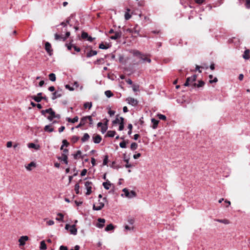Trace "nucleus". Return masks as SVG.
<instances>
[{"mask_svg":"<svg viewBox=\"0 0 250 250\" xmlns=\"http://www.w3.org/2000/svg\"><path fill=\"white\" fill-rule=\"evenodd\" d=\"M157 116L159 119L162 120H166L167 118L165 115L161 114H157Z\"/></svg>","mask_w":250,"mask_h":250,"instance_id":"obj_44","label":"nucleus"},{"mask_svg":"<svg viewBox=\"0 0 250 250\" xmlns=\"http://www.w3.org/2000/svg\"><path fill=\"white\" fill-rule=\"evenodd\" d=\"M88 118V122L89 123V125L90 126L93 125V120L92 118V117L91 116H87Z\"/></svg>","mask_w":250,"mask_h":250,"instance_id":"obj_41","label":"nucleus"},{"mask_svg":"<svg viewBox=\"0 0 250 250\" xmlns=\"http://www.w3.org/2000/svg\"><path fill=\"white\" fill-rule=\"evenodd\" d=\"M12 146V143L11 141L8 142L6 144V146L7 147H11Z\"/></svg>","mask_w":250,"mask_h":250,"instance_id":"obj_62","label":"nucleus"},{"mask_svg":"<svg viewBox=\"0 0 250 250\" xmlns=\"http://www.w3.org/2000/svg\"><path fill=\"white\" fill-rule=\"evenodd\" d=\"M141 153H138L133 155V158L134 159H137L139 158L141 156Z\"/></svg>","mask_w":250,"mask_h":250,"instance_id":"obj_55","label":"nucleus"},{"mask_svg":"<svg viewBox=\"0 0 250 250\" xmlns=\"http://www.w3.org/2000/svg\"><path fill=\"white\" fill-rule=\"evenodd\" d=\"M124 161L125 162L126 165L125 166V167L129 168L132 167V165L129 163V158H124Z\"/></svg>","mask_w":250,"mask_h":250,"instance_id":"obj_34","label":"nucleus"},{"mask_svg":"<svg viewBox=\"0 0 250 250\" xmlns=\"http://www.w3.org/2000/svg\"><path fill=\"white\" fill-rule=\"evenodd\" d=\"M132 89L134 91H138L139 89V86L138 85H133Z\"/></svg>","mask_w":250,"mask_h":250,"instance_id":"obj_45","label":"nucleus"},{"mask_svg":"<svg viewBox=\"0 0 250 250\" xmlns=\"http://www.w3.org/2000/svg\"><path fill=\"white\" fill-rule=\"evenodd\" d=\"M131 53L133 54L134 56L138 57L139 58L141 59L143 61H145V59L143 58L144 55L142 54L138 50H133L131 51Z\"/></svg>","mask_w":250,"mask_h":250,"instance_id":"obj_12","label":"nucleus"},{"mask_svg":"<svg viewBox=\"0 0 250 250\" xmlns=\"http://www.w3.org/2000/svg\"><path fill=\"white\" fill-rule=\"evenodd\" d=\"M125 101L128 104L133 106H137L138 104V101L136 99L132 97H128L126 99Z\"/></svg>","mask_w":250,"mask_h":250,"instance_id":"obj_7","label":"nucleus"},{"mask_svg":"<svg viewBox=\"0 0 250 250\" xmlns=\"http://www.w3.org/2000/svg\"><path fill=\"white\" fill-rule=\"evenodd\" d=\"M204 84V83L203 81H199V83L197 85V87H201Z\"/></svg>","mask_w":250,"mask_h":250,"instance_id":"obj_63","label":"nucleus"},{"mask_svg":"<svg viewBox=\"0 0 250 250\" xmlns=\"http://www.w3.org/2000/svg\"><path fill=\"white\" fill-rule=\"evenodd\" d=\"M93 142L95 144H99L102 140V138L99 135H97L93 137Z\"/></svg>","mask_w":250,"mask_h":250,"instance_id":"obj_17","label":"nucleus"},{"mask_svg":"<svg viewBox=\"0 0 250 250\" xmlns=\"http://www.w3.org/2000/svg\"><path fill=\"white\" fill-rule=\"evenodd\" d=\"M104 203L99 200L98 203L93 204V209L95 210H100L104 208Z\"/></svg>","mask_w":250,"mask_h":250,"instance_id":"obj_8","label":"nucleus"},{"mask_svg":"<svg viewBox=\"0 0 250 250\" xmlns=\"http://www.w3.org/2000/svg\"><path fill=\"white\" fill-rule=\"evenodd\" d=\"M196 75H193L190 77H188L187 79L186 82L184 84V85L185 86H188L189 85H195V83H194V82L196 80Z\"/></svg>","mask_w":250,"mask_h":250,"instance_id":"obj_3","label":"nucleus"},{"mask_svg":"<svg viewBox=\"0 0 250 250\" xmlns=\"http://www.w3.org/2000/svg\"><path fill=\"white\" fill-rule=\"evenodd\" d=\"M36 167V164L34 162H32L29 164L25 165V167L28 171H31L32 169V168H34Z\"/></svg>","mask_w":250,"mask_h":250,"instance_id":"obj_13","label":"nucleus"},{"mask_svg":"<svg viewBox=\"0 0 250 250\" xmlns=\"http://www.w3.org/2000/svg\"><path fill=\"white\" fill-rule=\"evenodd\" d=\"M88 34L86 33V32H83L82 33V38L83 39H87V38L88 37Z\"/></svg>","mask_w":250,"mask_h":250,"instance_id":"obj_46","label":"nucleus"},{"mask_svg":"<svg viewBox=\"0 0 250 250\" xmlns=\"http://www.w3.org/2000/svg\"><path fill=\"white\" fill-rule=\"evenodd\" d=\"M120 146L121 148H125L126 147V143L125 141H123L120 143Z\"/></svg>","mask_w":250,"mask_h":250,"instance_id":"obj_47","label":"nucleus"},{"mask_svg":"<svg viewBox=\"0 0 250 250\" xmlns=\"http://www.w3.org/2000/svg\"><path fill=\"white\" fill-rule=\"evenodd\" d=\"M80 122L83 124V125H86L88 123V118L87 116L83 117L81 119Z\"/></svg>","mask_w":250,"mask_h":250,"instance_id":"obj_36","label":"nucleus"},{"mask_svg":"<svg viewBox=\"0 0 250 250\" xmlns=\"http://www.w3.org/2000/svg\"><path fill=\"white\" fill-rule=\"evenodd\" d=\"M58 159L64 162V163L66 165L68 164L67 156L66 154L63 153L62 157H59Z\"/></svg>","mask_w":250,"mask_h":250,"instance_id":"obj_16","label":"nucleus"},{"mask_svg":"<svg viewBox=\"0 0 250 250\" xmlns=\"http://www.w3.org/2000/svg\"><path fill=\"white\" fill-rule=\"evenodd\" d=\"M62 95V89L58 90L52 94V99L53 100L60 98Z\"/></svg>","mask_w":250,"mask_h":250,"instance_id":"obj_9","label":"nucleus"},{"mask_svg":"<svg viewBox=\"0 0 250 250\" xmlns=\"http://www.w3.org/2000/svg\"><path fill=\"white\" fill-rule=\"evenodd\" d=\"M243 57L246 60L249 59L250 58V51L249 50H245L243 55Z\"/></svg>","mask_w":250,"mask_h":250,"instance_id":"obj_20","label":"nucleus"},{"mask_svg":"<svg viewBox=\"0 0 250 250\" xmlns=\"http://www.w3.org/2000/svg\"><path fill=\"white\" fill-rule=\"evenodd\" d=\"M104 93L106 96L108 98H110L113 96L112 93L110 90L105 91Z\"/></svg>","mask_w":250,"mask_h":250,"instance_id":"obj_40","label":"nucleus"},{"mask_svg":"<svg viewBox=\"0 0 250 250\" xmlns=\"http://www.w3.org/2000/svg\"><path fill=\"white\" fill-rule=\"evenodd\" d=\"M121 37V33L118 32H116L114 35L110 37V39H112V40H116V39H118L119 38H120Z\"/></svg>","mask_w":250,"mask_h":250,"instance_id":"obj_21","label":"nucleus"},{"mask_svg":"<svg viewBox=\"0 0 250 250\" xmlns=\"http://www.w3.org/2000/svg\"><path fill=\"white\" fill-rule=\"evenodd\" d=\"M73 157L75 159H78L79 158H83V156H82V152L80 150H78L75 154H74Z\"/></svg>","mask_w":250,"mask_h":250,"instance_id":"obj_19","label":"nucleus"},{"mask_svg":"<svg viewBox=\"0 0 250 250\" xmlns=\"http://www.w3.org/2000/svg\"><path fill=\"white\" fill-rule=\"evenodd\" d=\"M123 191L124 192L125 196L128 198H132L136 196V193L134 191H129L127 189L125 188L123 189Z\"/></svg>","mask_w":250,"mask_h":250,"instance_id":"obj_5","label":"nucleus"},{"mask_svg":"<svg viewBox=\"0 0 250 250\" xmlns=\"http://www.w3.org/2000/svg\"><path fill=\"white\" fill-rule=\"evenodd\" d=\"M114 229V227L113 225L111 224H110L106 227V228H105V230L106 231H108L109 230H113Z\"/></svg>","mask_w":250,"mask_h":250,"instance_id":"obj_32","label":"nucleus"},{"mask_svg":"<svg viewBox=\"0 0 250 250\" xmlns=\"http://www.w3.org/2000/svg\"><path fill=\"white\" fill-rule=\"evenodd\" d=\"M66 120L67 122H69V123H75L77 122L79 120V118L78 116H75V117H74L73 119H71L69 117H67L66 118Z\"/></svg>","mask_w":250,"mask_h":250,"instance_id":"obj_15","label":"nucleus"},{"mask_svg":"<svg viewBox=\"0 0 250 250\" xmlns=\"http://www.w3.org/2000/svg\"><path fill=\"white\" fill-rule=\"evenodd\" d=\"M29 239V237L26 235H23L20 237L18 240L19 246L21 247L25 245L26 242Z\"/></svg>","mask_w":250,"mask_h":250,"instance_id":"obj_6","label":"nucleus"},{"mask_svg":"<svg viewBox=\"0 0 250 250\" xmlns=\"http://www.w3.org/2000/svg\"><path fill=\"white\" fill-rule=\"evenodd\" d=\"M246 6L247 8H250V0H246Z\"/></svg>","mask_w":250,"mask_h":250,"instance_id":"obj_56","label":"nucleus"},{"mask_svg":"<svg viewBox=\"0 0 250 250\" xmlns=\"http://www.w3.org/2000/svg\"><path fill=\"white\" fill-rule=\"evenodd\" d=\"M46 224L48 226H52L54 224V221L53 220H50L46 221Z\"/></svg>","mask_w":250,"mask_h":250,"instance_id":"obj_48","label":"nucleus"},{"mask_svg":"<svg viewBox=\"0 0 250 250\" xmlns=\"http://www.w3.org/2000/svg\"><path fill=\"white\" fill-rule=\"evenodd\" d=\"M65 87L70 91H73L74 90V88L73 87L70 86L69 84H66L65 85Z\"/></svg>","mask_w":250,"mask_h":250,"instance_id":"obj_50","label":"nucleus"},{"mask_svg":"<svg viewBox=\"0 0 250 250\" xmlns=\"http://www.w3.org/2000/svg\"><path fill=\"white\" fill-rule=\"evenodd\" d=\"M108 114L110 116H113L115 114V111L113 110H109L108 112Z\"/></svg>","mask_w":250,"mask_h":250,"instance_id":"obj_60","label":"nucleus"},{"mask_svg":"<svg viewBox=\"0 0 250 250\" xmlns=\"http://www.w3.org/2000/svg\"><path fill=\"white\" fill-rule=\"evenodd\" d=\"M116 134V132L113 130H109L107 132L106 134V136L109 137H113L115 136Z\"/></svg>","mask_w":250,"mask_h":250,"instance_id":"obj_31","label":"nucleus"},{"mask_svg":"<svg viewBox=\"0 0 250 250\" xmlns=\"http://www.w3.org/2000/svg\"><path fill=\"white\" fill-rule=\"evenodd\" d=\"M89 139V135L88 133H85L84 134L83 137H82L81 140L83 142H84L87 141Z\"/></svg>","mask_w":250,"mask_h":250,"instance_id":"obj_29","label":"nucleus"},{"mask_svg":"<svg viewBox=\"0 0 250 250\" xmlns=\"http://www.w3.org/2000/svg\"><path fill=\"white\" fill-rule=\"evenodd\" d=\"M45 49L46 52L49 54V55H51L52 50L51 49V45L50 43L47 42L45 44Z\"/></svg>","mask_w":250,"mask_h":250,"instance_id":"obj_14","label":"nucleus"},{"mask_svg":"<svg viewBox=\"0 0 250 250\" xmlns=\"http://www.w3.org/2000/svg\"><path fill=\"white\" fill-rule=\"evenodd\" d=\"M49 79L51 81L55 82L56 79L55 74L54 73H50L49 75Z\"/></svg>","mask_w":250,"mask_h":250,"instance_id":"obj_35","label":"nucleus"},{"mask_svg":"<svg viewBox=\"0 0 250 250\" xmlns=\"http://www.w3.org/2000/svg\"><path fill=\"white\" fill-rule=\"evenodd\" d=\"M28 147L30 148H34L36 150H39L40 146L38 145H36L34 143H29L28 144Z\"/></svg>","mask_w":250,"mask_h":250,"instance_id":"obj_18","label":"nucleus"},{"mask_svg":"<svg viewBox=\"0 0 250 250\" xmlns=\"http://www.w3.org/2000/svg\"><path fill=\"white\" fill-rule=\"evenodd\" d=\"M124 122V118L123 117L116 118V119L113 121L114 124H120Z\"/></svg>","mask_w":250,"mask_h":250,"instance_id":"obj_27","label":"nucleus"},{"mask_svg":"<svg viewBox=\"0 0 250 250\" xmlns=\"http://www.w3.org/2000/svg\"><path fill=\"white\" fill-rule=\"evenodd\" d=\"M195 1V2L198 4H202L203 3L205 0H194Z\"/></svg>","mask_w":250,"mask_h":250,"instance_id":"obj_58","label":"nucleus"},{"mask_svg":"<svg viewBox=\"0 0 250 250\" xmlns=\"http://www.w3.org/2000/svg\"><path fill=\"white\" fill-rule=\"evenodd\" d=\"M60 250H67V248L65 246H61L60 247Z\"/></svg>","mask_w":250,"mask_h":250,"instance_id":"obj_64","label":"nucleus"},{"mask_svg":"<svg viewBox=\"0 0 250 250\" xmlns=\"http://www.w3.org/2000/svg\"><path fill=\"white\" fill-rule=\"evenodd\" d=\"M99 48L102 49H107V47L104 43H101L99 45Z\"/></svg>","mask_w":250,"mask_h":250,"instance_id":"obj_51","label":"nucleus"},{"mask_svg":"<svg viewBox=\"0 0 250 250\" xmlns=\"http://www.w3.org/2000/svg\"><path fill=\"white\" fill-rule=\"evenodd\" d=\"M44 131L49 132H52L54 131V128L51 126V125H47L44 127Z\"/></svg>","mask_w":250,"mask_h":250,"instance_id":"obj_23","label":"nucleus"},{"mask_svg":"<svg viewBox=\"0 0 250 250\" xmlns=\"http://www.w3.org/2000/svg\"><path fill=\"white\" fill-rule=\"evenodd\" d=\"M65 129V127L64 126H62L59 128V131L60 133L62 132Z\"/></svg>","mask_w":250,"mask_h":250,"instance_id":"obj_61","label":"nucleus"},{"mask_svg":"<svg viewBox=\"0 0 250 250\" xmlns=\"http://www.w3.org/2000/svg\"><path fill=\"white\" fill-rule=\"evenodd\" d=\"M86 173H87V170L86 169H83L81 173V175L82 176H84L86 175Z\"/></svg>","mask_w":250,"mask_h":250,"instance_id":"obj_53","label":"nucleus"},{"mask_svg":"<svg viewBox=\"0 0 250 250\" xmlns=\"http://www.w3.org/2000/svg\"><path fill=\"white\" fill-rule=\"evenodd\" d=\"M80 186L78 184H77L75 186V191L76 193L79 194L80 193Z\"/></svg>","mask_w":250,"mask_h":250,"instance_id":"obj_39","label":"nucleus"},{"mask_svg":"<svg viewBox=\"0 0 250 250\" xmlns=\"http://www.w3.org/2000/svg\"><path fill=\"white\" fill-rule=\"evenodd\" d=\"M108 157L107 155H105L104 157V159L103 161V166H105L107 165L108 162Z\"/></svg>","mask_w":250,"mask_h":250,"instance_id":"obj_42","label":"nucleus"},{"mask_svg":"<svg viewBox=\"0 0 250 250\" xmlns=\"http://www.w3.org/2000/svg\"><path fill=\"white\" fill-rule=\"evenodd\" d=\"M97 52L95 50H91L89 52L87 53L86 56L88 58L91 57L92 56H95L97 55Z\"/></svg>","mask_w":250,"mask_h":250,"instance_id":"obj_26","label":"nucleus"},{"mask_svg":"<svg viewBox=\"0 0 250 250\" xmlns=\"http://www.w3.org/2000/svg\"><path fill=\"white\" fill-rule=\"evenodd\" d=\"M128 128L129 129V131L128 132V134L129 135H130L132 133V125L131 124H129L128 125Z\"/></svg>","mask_w":250,"mask_h":250,"instance_id":"obj_49","label":"nucleus"},{"mask_svg":"<svg viewBox=\"0 0 250 250\" xmlns=\"http://www.w3.org/2000/svg\"><path fill=\"white\" fill-rule=\"evenodd\" d=\"M55 39L56 40H58L62 39L63 38L60 35H58V34H55Z\"/></svg>","mask_w":250,"mask_h":250,"instance_id":"obj_52","label":"nucleus"},{"mask_svg":"<svg viewBox=\"0 0 250 250\" xmlns=\"http://www.w3.org/2000/svg\"><path fill=\"white\" fill-rule=\"evenodd\" d=\"M65 229L68 230L70 234L75 235L77 233V229L76 228V225L74 224L70 226L69 224H66Z\"/></svg>","mask_w":250,"mask_h":250,"instance_id":"obj_2","label":"nucleus"},{"mask_svg":"<svg viewBox=\"0 0 250 250\" xmlns=\"http://www.w3.org/2000/svg\"><path fill=\"white\" fill-rule=\"evenodd\" d=\"M138 147V145L136 143H132L130 146V148L132 150H136Z\"/></svg>","mask_w":250,"mask_h":250,"instance_id":"obj_38","label":"nucleus"},{"mask_svg":"<svg viewBox=\"0 0 250 250\" xmlns=\"http://www.w3.org/2000/svg\"><path fill=\"white\" fill-rule=\"evenodd\" d=\"M47 113L49 114V116L47 117V119L49 120L50 121H52V120L55 118V112L53 110V109L51 108L43 110L42 111V115H45V114Z\"/></svg>","mask_w":250,"mask_h":250,"instance_id":"obj_1","label":"nucleus"},{"mask_svg":"<svg viewBox=\"0 0 250 250\" xmlns=\"http://www.w3.org/2000/svg\"><path fill=\"white\" fill-rule=\"evenodd\" d=\"M47 249L46 245L44 241H42L40 242V250H46Z\"/></svg>","mask_w":250,"mask_h":250,"instance_id":"obj_22","label":"nucleus"},{"mask_svg":"<svg viewBox=\"0 0 250 250\" xmlns=\"http://www.w3.org/2000/svg\"><path fill=\"white\" fill-rule=\"evenodd\" d=\"M216 221L218 222L224 223L225 224H228L229 223V221L227 219H223V220L217 219Z\"/></svg>","mask_w":250,"mask_h":250,"instance_id":"obj_43","label":"nucleus"},{"mask_svg":"<svg viewBox=\"0 0 250 250\" xmlns=\"http://www.w3.org/2000/svg\"><path fill=\"white\" fill-rule=\"evenodd\" d=\"M218 81V80H217V78H214L213 79V80H209V83H216Z\"/></svg>","mask_w":250,"mask_h":250,"instance_id":"obj_59","label":"nucleus"},{"mask_svg":"<svg viewBox=\"0 0 250 250\" xmlns=\"http://www.w3.org/2000/svg\"><path fill=\"white\" fill-rule=\"evenodd\" d=\"M42 93H39L37 94L36 96H32L31 98L34 100L36 102L39 103L40 102L43 98V97L42 96Z\"/></svg>","mask_w":250,"mask_h":250,"instance_id":"obj_10","label":"nucleus"},{"mask_svg":"<svg viewBox=\"0 0 250 250\" xmlns=\"http://www.w3.org/2000/svg\"><path fill=\"white\" fill-rule=\"evenodd\" d=\"M101 132L104 134V133L107 129V125L106 124H103V125L101 127Z\"/></svg>","mask_w":250,"mask_h":250,"instance_id":"obj_33","label":"nucleus"},{"mask_svg":"<svg viewBox=\"0 0 250 250\" xmlns=\"http://www.w3.org/2000/svg\"><path fill=\"white\" fill-rule=\"evenodd\" d=\"M129 11L130 10L129 9H127L126 12L125 13V18L126 20H129L131 17V15L129 14Z\"/></svg>","mask_w":250,"mask_h":250,"instance_id":"obj_30","label":"nucleus"},{"mask_svg":"<svg viewBox=\"0 0 250 250\" xmlns=\"http://www.w3.org/2000/svg\"><path fill=\"white\" fill-rule=\"evenodd\" d=\"M103 186L104 188L106 189H109L111 187V183L109 181H107L103 183Z\"/></svg>","mask_w":250,"mask_h":250,"instance_id":"obj_25","label":"nucleus"},{"mask_svg":"<svg viewBox=\"0 0 250 250\" xmlns=\"http://www.w3.org/2000/svg\"><path fill=\"white\" fill-rule=\"evenodd\" d=\"M103 61H104V59L103 58H100V59H97V61L96 62H95L94 63L95 64H98V63H101Z\"/></svg>","mask_w":250,"mask_h":250,"instance_id":"obj_57","label":"nucleus"},{"mask_svg":"<svg viewBox=\"0 0 250 250\" xmlns=\"http://www.w3.org/2000/svg\"><path fill=\"white\" fill-rule=\"evenodd\" d=\"M92 103L91 102H86L84 104L83 106L84 108H88V109H90L92 107Z\"/></svg>","mask_w":250,"mask_h":250,"instance_id":"obj_37","label":"nucleus"},{"mask_svg":"<svg viewBox=\"0 0 250 250\" xmlns=\"http://www.w3.org/2000/svg\"><path fill=\"white\" fill-rule=\"evenodd\" d=\"M84 186L86 189V195H90L92 193L93 183L90 181H86L84 183Z\"/></svg>","mask_w":250,"mask_h":250,"instance_id":"obj_4","label":"nucleus"},{"mask_svg":"<svg viewBox=\"0 0 250 250\" xmlns=\"http://www.w3.org/2000/svg\"><path fill=\"white\" fill-rule=\"evenodd\" d=\"M98 223L96 224V226L100 229L103 228L104 225L105 220L104 219L99 218L98 219Z\"/></svg>","mask_w":250,"mask_h":250,"instance_id":"obj_11","label":"nucleus"},{"mask_svg":"<svg viewBox=\"0 0 250 250\" xmlns=\"http://www.w3.org/2000/svg\"><path fill=\"white\" fill-rule=\"evenodd\" d=\"M151 121L152 123L153 124V128H156V127H157V125L159 123V121L157 120H155L154 118L151 119Z\"/></svg>","mask_w":250,"mask_h":250,"instance_id":"obj_28","label":"nucleus"},{"mask_svg":"<svg viewBox=\"0 0 250 250\" xmlns=\"http://www.w3.org/2000/svg\"><path fill=\"white\" fill-rule=\"evenodd\" d=\"M124 128V122H123V123H122L120 124H119V130L120 131H121V130H123Z\"/></svg>","mask_w":250,"mask_h":250,"instance_id":"obj_54","label":"nucleus"},{"mask_svg":"<svg viewBox=\"0 0 250 250\" xmlns=\"http://www.w3.org/2000/svg\"><path fill=\"white\" fill-rule=\"evenodd\" d=\"M58 217L56 218V220L58 221L63 222L64 215L61 213L57 214Z\"/></svg>","mask_w":250,"mask_h":250,"instance_id":"obj_24","label":"nucleus"}]
</instances>
